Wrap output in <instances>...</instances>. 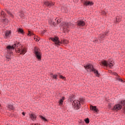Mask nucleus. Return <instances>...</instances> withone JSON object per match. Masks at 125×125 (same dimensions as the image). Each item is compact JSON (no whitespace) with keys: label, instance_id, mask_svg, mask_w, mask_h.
Here are the masks:
<instances>
[{"label":"nucleus","instance_id":"obj_38","mask_svg":"<svg viewBox=\"0 0 125 125\" xmlns=\"http://www.w3.org/2000/svg\"><path fill=\"white\" fill-rule=\"evenodd\" d=\"M117 80L121 82V83H125V81L123 80V79L120 78V77L117 78Z\"/></svg>","mask_w":125,"mask_h":125},{"label":"nucleus","instance_id":"obj_34","mask_svg":"<svg viewBox=\"0 0 125 125\" xmlns=\"http://www.w3.org/2000/svg\"><path fill=\"white\" fill-rule=\"evenodd\" d=\"M84 122L85 124H89V118H87L84 119Z\"/></svg>","mask_w":125,"mask_h":125},{"label":"nucleus","instance_id":"obj_31","mask_svg":"<svg viewBox=\"0 0 125 125\" xmlns=\"http://www.w3.org/2000/svg\"><path fill=\"white\" fill-rule=\"evenodd\" d=\"M63 44H68L69 43V42L67 41V40L66 39H63Z\"/></svg>","mask_w":125,"mask_h":125},{"label":"nucleus","instance_id":"obj_13","mask_svg":"<svg viewBox=\"0 0 125 125\" xmlns=\"http://www.w3.org/2000/svg\"><path fill=\"white\" fill-rule=\"evenodd\" d=\"M94 4V3L92 1H85L84 2V5H86V6H88V5H90V6H91L92 5H93Z\"/></svg>","mask_w":125,"mask_h":125},{"label":"nucleus","instance_id":"obj_8","mask_svg":"<svg viewBox=\"0 0 125 125\" xmlns=\"http://www.w3.org/2000/svg\"><path fill=\"white\" fill-rule=\"evenodd\" d=\"M44 5L48 6V7H51V6H53L54 5V3L49 2L48 1H46L44 2Z\"/></svg>","mask_w":125,"mask_h":125},{"label":"nucleus","instance_id":"obj_37","mask_svg":"<svg viewBox=\"0 0 125 125\" xmlns=\"http://www.w3.org/2000/svg\"><path fill=\"white\" fill-rule=\"evenodd\" d=\"M34 35L35 34L32 33V32H31L30 31H28V36H34Z\"/></svg>","mask_w":125,"mask_h":125},{"label":"nucleus","instance_id":"obj_32","mask_svg":"<svg viewBox=\"0 0 125 125\" xmlns=\"http://www.w3.org/2000/svg\"><path fill=\"white\" fill-rule=\"evenodd\" d=\"M62 43H63V40L62 41V40L61 41H60L59 40V41H58V42H57V45H60V44H62Z\"/></svg>","mask_w":125,"mask_h":125},{"label":"nucleus","instance_id":"obj_17","mask_svg":"<svg viewBox=\"0 0 125 125\" xmlns=\"http://www.w3.org/2000/svg\"><path fill=\"white\" fill-rule=\"evenodd\" d=\"M65 100V97H62V99L59 101V104L60 106H62L63 105V102Z\"/></svg>","mask_w":125,"mask_h":125},{"label":"nucleus","instance_id":"obj_27","mask_svg":"<svg viewBox=\"0 0 125 125\" xmlns=\"http://www.w3.org/2000/svg\"><path fill=\"white\" fill-rule=\"evenodd\" d=\"M8 107L9 108V109H10V110H14L15 108L13 106V105L12 104H8Z\"/></svg>","mask_w":125,"mask_h":125},{"label":"nucleus","instance_id":"obj_41","mask_svg":"<svg viewBox=\"0 0 125 125\" xmlns=\"http://www.w3.org/2000/svg\"><path fill=\"white\" fill-rule=\"evenodd\" d=\"M60 79H62V80H66V78L63 77L62 75L60 76Z\"/></svg>","mask_w":125,"mask_h":125},{"label":"nucleus","instance_id":"obj_15","mask_svg":"<svg viewBox=\"0 0 125 125\" xmlns=\"http://www.w3.org/2000/svg\"><path fill=\"white\" fill-rule=\"evenodd\" d=\"M92 64L89 63L84 66V68L85 69L89 70V69H92Z\"/></svg>","mask_w":125,"mask_h":125},{"label":"nucleus","instance_id":"obj_28","mask_svg":"<svg viewBox=\"0 0 125 125\" xmlns=\"http://www.w3.org/2000/svg\"><path fill=\"white\" fill-rule=\"evenodd\" d=\"M10 34H11V30L7 31L5 34V36L6 37H8Z\"/></svg>","mask_w":125,"mask_h":125},{"label":"nucleus","instance_id":"obj_48","mask_svg":"<svg viewBox=\"0 0 125 125\" xmlns=\"http://www.w3.org/2000/svg\"><path fill=\"white\" fill-rule=\"evenodd\" d=\"M102 13L103 14H106V12L105 11H103Z\"/></svg>","mask_w":125,"mask_h":125},{"label":"nucleus","instance_id":"obj_30","mask_svg":"<svg viewBox=\"0 0 125 125\" xmlns=\"http://www.w3.org/2000/svg\"><path fill=\"white\" fill-rule=\"evenodd\" d=\"M5 11H6L7 13L11 16V17H13V15L12 14V13H11V12H10V11L7 10L6 9H5Z\"/></svg>","mask_w":125,"mask_h":125},{"label":"nucleus","instance_id":"obj_9","mask_svg":"<svg viewBox=\"0 0 125 125\" xmlns=\"http://www.w3.org/2000/svg\"><path fill=\"white\" fill-rule=\"evenodd\" d=\"M63 33H67L70 31V27L68 26V25H65V23H64V26L62 27Z\"/></svg>","mask_w":125,"mask_h":125},{"label":"nucleus","instance_id":"obj_24","mask_svg":"<svg viewBox=\"0 0 125 125\" xmlns=\"http://www.w3.org/2000/svg\"><path fill=\"white\" fill-rule=\"evenodd\" d=\"M39 117L44 122H48L47 119H46L45 117L42 116V115H40Z\"/></svg>","mask_w":125,"mask_h":125},{"label":"nucleus","instance_id":"obj_19","mask_svg":"<svg viewBox=\"0 0 125 125\" xmlns=\"http://www.w3.org/2000/svg\"><path fill=\"white\" fill-rule=\"evenodd\" d=\"M51 78H53V80L54 79L55 80H58V75L57 74L53 75V73H50Z\"/></svg>","mask_w":125,"mask_h":125},{"label":"nucleus","instance_id":"obj_51","mask_svg":"<svg viewBox=\"0 0 125 125\" xmlns=\"http://www.w3.org/2000/svg\"><path fill=\"white\" fill-rule=\"evenodd\" d=\"M7 61H9V60H8Z\"/></svg>","mask_w":125,"mask_h":125},{"label":"nucleus","instance_id":"obj_42","mask_svg":"<svg viewBox=\"0 0 125 125\" xmlns=\"http://www.w3.org/2000/svg\"><path fill=\"white\" fill-rule=\"evenodd\" d=\"M104 34V36H108V34H109V31H105V32L103 33Z\"/></svg>","mask_w":125,"mask_h":125},{"label":"nucleus","instance_id":"obj_47","mask_svg":"<svg viewBox=\"0 0 125 125\" xmlns=\"http://www.w3.org/2000/svg\"><path fill=\"white\" fill-rule=\"evenodd\" d=\"M114 75H115V76H118V74L116 72L114 73Z\"/></svg>","mask_w":125,"mask_h":125},{"label":"nucleus","instance_id":"obj_21","mask_svg":"<svg viewBox=\"0 0 125 125\" xmlns=\"http://www.w3.org/2000/svg\"><path fill=\"white\" fill-rule=\"evenodd\" d=\"M107 65L109 66V68H112V67L114 66V62L113 61H108Z\"/></svg>","mask_w":125,"mask_h":125},{"label":"nucleus","instance_id":"obj_7","mask_svg":"<svg viewBox=\"0 0 125 125\" xmlns=\"http://www.w3.org/2000/svg\"><path fill=\"white\" fill-rule=\"evenodd\" d=\"M17 52L20 53V55H24L26 52H27V50L25 48L19 49L17 51Z\"/></svg>","mask_w":125,"mask_h":125},{"label":"nucleus","instance_id":"obj_50","mask_svg":"<svg viewBox=\"0 0 125 125\" xmlns=\"http://www.w3.org/2000/svg\"><path fill=\"white\" fill-rule=\"evenodd\" d=\"M80 124H83V122H80Z\"/></svg>","mask_w":125,"mask_h":125},{"label":"nucleus","instance_id":"obj_20","mask_svg":"<svg viewBox=\"0 0 125 125\" xmlns=\"http://www.w3.org/2000/svg\"><path fill=\"white\" fill-rule=\"evenodd\" d=\"M101 63L104 67H108V61L104 60L102 61Z\"/></svg>","mask_w":125,"mask_h":125},{"label":"nucleus","instance_id":"obj_3","mask_svg":"<svg viewBox=\"0 0 125 125\" xmlns=\"http://www.w3.org/2000/svg\"><path fill=\"white\" fill-rule=\"evenodd\" d=\"M33 53L38 60L41 61L42 60V52L41 49L38 47L35 46L34 47Z\"/></svg>","mask_w":125,"mask_h":125},{"label":"nucleus","instance_id":"obj_4","mask_svg":"<svg viewBox=\"0 0 125 125\" xmlns=\"http://www.w3.org/2000/svg\"><path fill=\"white\" fill-rule=\"evenodd\" d=\"M5 50L7 51V53L9 54H13L12 50H14V46L8 45L6 46Z\"/></svg>","mask_w":125,"mask_h":125},{"label":"nucleus","instance_id":"obj_33","mask_svg":"<svg viewBox=\"0 0 125 125\" xmlns=\"http://www.w3.org/2000/svg\"><path fill=\"white\" fill-rule=\"evenodd\" d=\"M11 54H9V53H7V55H6V58L7 59H10V57H11Z\"/></svg>","mask_w":125,"mask_h":125},{"label":"nucleus","instance_id":"obj_6","mask_svg":"<svg viewBox=\"0 0 125 125\" xmlns=\"http://www.w3.org/2000/svg\"><path fill=\"white\" fill-rule=\"evenodd\" d=\"M49 40H51L52 42H55V44L57 45V42H58V41L59 40V38L58 37H51L49 39Z\"/></svg>","mask_w":125,"mask_h":125},{"label":"nucleus","instance_id":"obj_43","mask_svg":"<svg viewBox=\"0 0 125 125\" xmlns=\"http://www.w3.org/2000/svg\"><path fill=\"white\" fill-rule=\"evenodd\" d=\"M64 23H65V22L61 23L60 24V27H63L64 26Z\"/></svg>","mask_w":125,"mask_h":125},{"label":"nucleus","instance_id":"obj_18","mask_svg":"<svg viewBox=\"0 0 125 125\" xmlns=\"http://www.w3.org/2000/svg\"><path fill=\"white\" fill-rule=\"evenodd\" d=\"M20 45H21V44H20V43L19 42L18 43L17 42H15V43L13 45V46H14V49H15V47H16V48H17L19 50V48H18V46H20Z\"/></svg>","mask_w":125,"mask_h":125},{"label":"nucleus","instance_id":"obj_29","mask_svg":"<svg viewBox=\"0 0 125 125\" xmlns=\"http://www.w3.org/2000/svg\"><path fill=\"white\" fill-rule=\"evenodd\" d=\"M55 21L56 22V23H57V24H59V23L61 22V20L56 18L55 20Z\"/></svg>","mask_w":125,"mask_h":125},{"label":"nucleus","instance_id":"obj_36","mask_svg":"<svg viewBox=\"0 0 125 125\" xmlns=\"http://www.w3.org/2000/svg\"><path fill=\"white\" fill-rule=\"evenodd\" d=\"M79 100L80 101H80V103L81 102V103H83L84 102V99L83 98L79 99Z\"/></svg>","mask_w":125,"mask_h":125},{"label":"nucleus","instance_id":"obj_10","mask_svg":"<svg viewBox=\"0 0 125 125\" xmlns=\"http://www.w3.org/2000/svg\"><path fill=\"white\" fill-rule=\"evenodd\" d=\"M90 110H92V111L95 112V113H98V112H99V110L97 109V106H93L92 105H90Z\"/></svg>","mask_w":125,"mask_h":125},{"label":"nucleus","instance_id":"obj_35","mask_svg":"<svg viewBox=\"0 0 125 125\" xmlns=\"http://www.w3.org/2000/svg\"><path fill=\"white\" fill-rule=\"evenodd\" d=\"M1 15H2V16H3V18H4L5 16H6V13H4V12H3V11H2L1 12Z\"/></svg>","mask_w":125,"mask_h":125},{"label":"nucleus","instance_id":"obj_25","mask_svg":"<svg viewBox=\"0 0 125 125\" xmlns=\"http://www.w3.org/2000/svg\"><path fill=\"white\" fill-rule=\"evenodd\" d=\"M64 23L65 26H67L68 27L69 26H73V23H72L71 22H64Z\"/></svg>","mask_w":125,"mask_h":125},{"label":"nucleus","instance_id":"obj_46","mask_svg":"<svg viewBox=\"0 0 125 125\" xmlns=\"http://www.w3.org/2000/svg\"><path fill=\"white\" fill-rule=\"evenodd\" d=\"M22 115H23V116H25V113L24 112H22Z\"/></svg>","mask_w":125,"mask_h":125},{"label":"nucleus","instance_id":"obj_40","mask_svg":"<svg viewBox=\"0 0 125 125\" xmlns=\"http://www.w3.org/2000/svg\"><path fill=\"white\" fill-rule=\"evenodd\" d=\"M61 10L62 12H65V10H67V8H64V7L61 8Z\"/></svg>","mask_w":125,"mask_h":125},{"label":"nucleus","instance_id":"obj_26","mask_svg":"<svg viewBox=\"0 0 125 125\" xmlns=\"http://www.w3.org/2000/svg\"><path fill=\"white\" fill-rule=\"evenodd\" d=\"M18 33H20V34H23L24 33V30H23V29L21 28H19L18 30Z\"/></svg>","mask_w":125,"mask_h":125},{"label":"nucleus","instance_id":"obj_22","mask_svg":"<svg viewBox=\"0 0 125 125\" xmlns=\"http://www.w3.org/2000/svg\"><path fill=\"white\" fill-rule=\"evenodd\" d=\"M19 16L21 17V18H22L25 16L24 13H23V11H21L18 13Z\"/></svg>","mask_w":125,"mask_h":125},{"label":"nucleus","instance_id":"obj_49","mask_svg":"<svg viewBox=\"0 0 125 125\" xmlns=\"http://www.w3.org/2000/svg\"><path fill=\"white\" fill-rule=\"evenodd\" d=\"M42 35H43L44 34V32H43V31L42 32Z\"/></svg>","mask_w":125,"mask_h":125},{"label":"nucleus","instance_id":"obj_45","mask_svg":"<svg viewBox=\"0 0 125 125\" xmlns=\"http://www.w3.org/2000/svg\"><path fill=\"white\" fill-rule=\"evenodd\" d=\"M98 42V40H97V38H95V40L93 41V42Z\"/></svg>","mask_w":125,"mask_h":125},{"label":"nucleus","instance_id":"obj_39","mask_svg":"<svg viewBox=\"0 0 125 125\" xmlns=\"http://www.w3.org/2000/svg\"><path fill=\"white\" fill-rule=\"evenodd\" d=\"M2 20L3 22H5V23H7L8 22V20H7V19L6 18L2 19Z\"/></svg>","mask_w":125,"mask_h":125},{"label":"nucleus","instance_id":"obj_5","mask_svg":"<svg viewBox=\"0 0 125 125\" xmlns=\"http://www.w3.org/2000/svg\"><path fill=\"white\" fill-rule=\"evenodd\" d=\"M90 72H94V73L96 74V77H98V78H99V76H100V73L98 72V70H97L94 68V66H93V65H92V68L90 69Z\"/></svg>","mask_w":125,"mask_h":125},{"label":"nucleus","instance_id":"obj_1","mask_svg":"<svg viewBox=\"0 0 125 125\" xmlns=\"http://www.w3.org/2000/svg\"><path fill=\"white\" fill-rule=\"evenodd\" d=\"M68 100L71 103L72 102V105H73L74 110H79V109H81V102L78 100H75L74 95H70Z\"/></svg>","mask_w":125,"mask_h":125},{"label":"nucleus","instance_id":"obj_12","mask_svg":"<svg viewBox=\"0 0 125 125\" xmlns=\"http://www.w3.org/2000/svg\"><path fill=\"white\" fill-rule=\"evenodd\" d=\"M48 23L50 25V27H56V23L55 22L53 21L51 19L48 20Z\"/></svg>","mask_w":125,"mask_h":125},{"label":"nucleus","instance_id":"obj_23","mask_svg":"<svg viewBox=\"0 0 125 125\" xmlns=\"http://www.w3.org/2000/svg\"><path fill=\"white\" fill-rule=\"evenodd\" d=\"M121 21H122V19L119 18V17H116L115 23H116V24H118V23H120Z\"/></svg>","mask_w":125,"mask_h":125},{"label":"nucleus","instance_id":"obj_2","mask_svg":"<svg viewBox=\"0 0 125 125\" xmlns=\"http://www.w3.org/2000/svg\"><path fill=\"white\" fill-rule=\"evenodd\" d=\"M125 105V100H122V101H119V104H115L112 110L113 111H121L123 109V106Z\"/></svg>","mask_w":125,"mask_h":125},{"label":"nucleus","instance_id":"obj_44","mask_svg":"<svg viewBox=\"0 0 125 125\" xmlns=\"http://www.w3.org/2000/svg\"><path fill=\"white\" fill-rule=\"evenodd\" d=\"M34 40L35 41V42H40V40L38 39V38H37L34 37Z\"/></svg>","mask_w":125,"mask_h":125},{"label":"nucleus","instance_id":"obj_16","mask_svg":"<svg viewBox=\"0 0 125 125\" xmlns=\"http://www.w3.org/2000/svg\"><path fill=\"white\" fill-rule=\"evenodd\" d=\"M99 41H102L104 40V38H105V35H104V33H101L99 36L98 37Z\"/></svg>","mask_w":125,"mask_h":125},{"label":"nucleus","instance_id":"obj_14","mask_svg":"<svg viewBox=\"0 0 125 125\" xmlns=\"http://www.w3.org/2000/svg\"><path fill=\"white\" fill-rule=\"evenodd\" d=\"M30 118L32 121H36V119H37V115L35 114L34 113H31L29 114Z\"/></svg>","mask_w":125,"mask_h":125},{"label":"nucleus","instance_id":"obj_11","mask_svg":"<svg viewBox=\"0 0 125 125\" xmlns=\"http://www.w3.org/2000/svg\"><path fill=\"white\" fill-rule=\"evenodd\" d=\"M77 25L80 27H83L85 25V21L82 20L78 21Z\"/></svg>","mask_w":125,"mask_h":125}]
</instances>
